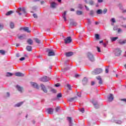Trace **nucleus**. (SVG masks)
Wrapping results in <instances>:
<instances>
[{
  "instance_id": "nucleus-25",
  "label": "nucleus",
  "mask_w": 126,
  "mask_h": 126,
  "mask_svg": "<svg viewBox=\"0 0 126 126\" xmlns=\"http://www.w3.org/2000/svg\"><path fill=\"white\" fill-rule=\"evenodd\" d=\"M66 11H64V13L63 14V19H64V21H66V18L65 17V15H66Z\"/></svg>"
},
{
  "instance_id": "nucleus-15",
  "label": "nucleus",
  "mask_w": 126,
  "mask_h": 126,
  "mask_svg": "<svg viewBox=\"0 0 126 126\" xmlns=\"http://www.w3.org/2000/svg\"><path fill=\"white\" fill-rule=\"evenodd\" d=\"M16 88L17 90L19 91V92H20L21 93H22V91H23V87H21L20 86L17 85L16 86Z\"/></svg>"
},
{
  "instance_id": "nucleus-18",
  "label": "nucleus",
  "mask_w": 126,
  "mask_h": 126,
  "mask_svg": "<svg viewBox=\"0 0 126 126\" xmlns=\"http://www.w3.org/2000/svg\"><path fill=\"white\" fill-rule=\"evenodd\" d=\"M70 25L71 26H76V25H77V23L73 20H72L70 23Z\"/></svg>"
},
{
  "instance_id": "nucleus-23",
  "label": "nucleus",
  "mask_w": 126,
  "mask_h": 126,
  "mask_svg": "<svg viewBox=\"0 0 126 126\" xmlns=\"http://www.w3.org/2000/svg\"><path fill=\"white\" fill-rule=\"evenodd\" d=\"M27 43L29 44V45H33V40L31 39V38H29L27 40Z\"/></svg>"
},
{
  "instance_id": "nucleus-44",
  "label": "nucleus",
  "mask_w": 126,
  "mask_h": 126,
  "mask_svg": "<svg viewBox=\"0 0 126 126\" xmlns=\"http://www.w3.org/2000/svg\"><path fill=\"white\" fill-rule=\"evenodd\" d=\"M51 92H52L53 93H57V90L54 89H51Z\"/></svg>"
},
{
  "instance_id": "nucleus-31",
  "label": "nucleus",
  "mask_w": 126,
  "mask_h": 126,
  "mask_svg": "<svg viewBox=\"0 0 126 126\" xmlns=\"http://www.w3.org/2000/svg\"><path fill=\"white\" fill-rule=\"evenodd\" d=\"M22 104H23V102H19V103H17L16 104H15L14 105V107H20V106H21V105H22Z\"/></svg>"
},
{
  "instance_id": "nucleus-54",
  "label": "nucleus",
  "mask_w": 126,
  "mask_h": 126,
  "mask_svg": "<svg viewBox=\"0 0 126 126\" xmlns=\"http://www.w3.org/2000/svg\"><path fill=\"white\" fill-rule=\"evenodd\" d=\"M90 15H93V14H94V11H93V10H91L90 12Z\"/></svg>"
},
{
  "instance_id": "nucleus-48",
  "label": "nucleus",
  "mask_w": 126,
  "mask_h": 126,
  "mask_svg": "<svg viewBox=\"0 0 126 126\" xmlns=\"http://www.w3.org/2000/svg\"><path fill=\"white\" fill-rule=\"evenodd\" d=\"M88 24L89 25H90L91 24V21H90V19H88Z\"/></svg>"
},
{
  "instance_id": "nucleus-22",
  "label": "nucleus",
  "mask_w": 126,
  "mask_h": 126,
  "mask_svg": "<svg viewBox=\"0 0 126 126\" xmlns=\"http://www.w3.org/2000/svg\"><path fill=\"white\" fill-rule=\"evenodd\" d=\"M119 6L120 9H121V10H123L122 11L123 13H126V9L124 10V7H123V5H122V4H119Z\"/></svg>"
},
{
  "instance_id": "nucleus-28",
  "label": "nucleus",
  "mask_w": 126,
  "mask_h": 126,
  "mask_svg": "<svg viewBox=\"0 0 126 126\" xmlns=\"http://www.w3.org/2000/svg\"><path fill=\"white\" fill-rule=\"evenodd\" d=\"M114 122L118 125H122L123 124V122L120 120H115Z\"/></svg>"
},
{
  "instance_id": "nucleus-2",
  "label": "nucleus",
  "mask_w": 126,
  "mask_h": 126,
  "mask_svg": "<svg viewBox=\"0 0 126 126\" xmlns=\"http://www.w3.org/2000/svg\"><path fill=\"white\" fill-rule=\"evenodd\" d=\"M87 58H88L89 61H90L92 63L95 62V57H94L93 54L91 52H88L87 53Z\"/></svg>"
},
{
  "instance_id": "nucleus-21",
  "label": "nucleus",
  "mask_w": 126,
  "mask_h": 126,
  "mask_svg": "<svg viewBox=\"0 0 126 126\" xmlns=\"http://www.w3.org/2000/svg\"><path fill=\"white\" fill-rule=\"evenodd\" d=\"M87 81H88L87 78L84 77L82 80L83 85H86L87 84Z\"/></svg>"
},
{
  "instance_id": "nucleus-53",
  "label": "nucleus",
  "mask_w": 126,
  "mask_h": 126,
  "mask_svg": "<svg viewBox=\"0 0 126 126\" xmlns=\"http://www.w3.org/2000/svg\"><path fill=\"white\" fill-rule=\"evenodd\" d=\"M77 95L78 97H81V93L80 92L77 93Z\"/></svg>"
},
{
  "instance_id": "nucleus-42",
  "label": "nucleus",
  "mask_w": 126,
  "mask_h": 126,
  "mask_svg": "<svg viewBox=\"0 0 126 126\" xmlns=\"http://www.w3.org/2000/svg\"><path fill=\"white\" fill-rule=\"evenodd\" d=\"M69 69V67H67L62 69V71H66V70H68Z\"/></svg>"
},
{
  "instance_id": "nucleus-40",
  "label": "nucleus",
  "mask_w": 126,
  "mask_h": 126,
  "mask_svg": "<svg viewBox=\"0 0 126 126\" xmlns=\"http://www.w3.org/2000/svg\"><path fill=\"white\" fill-rule=\"evenodd\" d=\"M35 41L36 42V43H37V44H40V43H41V40H40L38 38H35Z\"/></svg>"
},
{
  "instance_id": "nucleus-26",
  "label": "nucleus",
  "mask_w": 126,
  "mask_h": 126,
  "mask_svg": "<svg viewBox=\"0 0 126 126\" xmlns=\"http://www.w3.org/2000/svg\"><path fill=\"white\" fill-rule=\"evenodd\" d=\"M73 52H69L66 53V57H71V56H73Z\"/></svg>"
},
{
  "instance_id": "nucleus-56",
  "label": "nucleus",
  "mask_w": 126,
  "mask_h": 126,
  "mask_svg": "<svg viewBox=\"0 0 126 126\" xmlns=\"http://www.w3.org/2000/svg\"><path fill=\"white\" fill-rule=\"evenodd\" d=\"M78 8L80 9H82V8H83V7H82V5H81V4H79V5H78Z\"/></svg>"
},
{
  "instance_id": "nucleus-27",
  "label": "nucleus",
  "mask_w": 126,
  "mask_h": 126,
  "mask_svg": "<svg viewBox=\"0 0 126 126\" xmlns=\"http://www.w3.org/2000/svg\"><path fill=\"white\" fill-rule=\"evenodd\" d=\"M26 50L28 51V52H31V51H32V46H30L29 45L27 46L26 47Z\"/></svg>"
},
{
  "instance_id": "nucleus-55",
  "label": "nucleus",
  "mask_w": 126,
  "mask_h": 126,
  "mask_svg": "<svg viewBox=\"0 0 126 126\" xmlns=\"http://www.w3.org/2000/svg\"><path fill=\"white\" fill-rule=\"evenodd\" d=\"M113 30H114V31H116L118 30V27H117V26H115V27H114V28H113Z\"/></svg>"
},
{
  "instance_id": "nucleus-19",
  "label": "nucleus",
  "mask_w": 126,
  "mask_h": 126,
  "mask_svg": "<svg viewBox=\"0 0 126 126\" xmlns=\"http://www.w3.org/2000/svg\"><path fill=\"white\" fill-rule=\"evenodd\" d=\"M53 111L54 110L51 108H48L47 109V112L48 114H49V115H52V114H53Z\"/></svg>"
},
{
  "instance_id": "nucleus-11",
  "label": "nucleus",
  "mask_w": 126,
  "mask_h": 126,
  "mask_svg": "<svg viewBox=\"0 0 126 126\" xmlns=\"http://www.w3.org/2000/svg\"><path fill=\"white\" fill-rule=\"evenodd\" d=\"M40 87L41 88V90L44 92L45 93H47L48 92V90L46 89V87L45 85H43V84H40Z\"/></svg>"
},
{
  "instance_id": "nucleus-17",
  "label": "nucleus",
  "mask_w": 126,
  "mask_h": 126,
  "mask_svg": "<svg viewBox=\"0 0 126 126\" xmlns=\"http://www.w3.org/2000/svg\"><path fill=\"white\" fill-rule=\"evenodd\" d=\"M15 75L16 76H18V77H20V76L23 77L24 76V74L21 72H17L15 73Z\"/></svg>"
},
{
  "instance_id": "nucleus-34",
  "label": "nucleus",
  "mask_w": 126,
  "mask_h": 126,
  "mask_svg": "<svg viewBox=\"0 0 126 126\" xmlns=\"http://www.w3.org/2000/svg\"><path fill=\"white\" fill-rule=\"evenodd\" d=\"M82 13H83V12L81 11L77 10L76 11L77 15H82Z\"/></svg>"
},
{
  "instance_id": "nucleus-29",
  "label": "nucleus",
  "mask_w": 126,
  "mask_h": 126,
  "mask_svg": "<svg viewBox=\"0 0 126 126\" xmlns=\"http://www.w3.org/2000/svg\"><path fill=\"white\" fill-rule=\"evenodd\" d=\"M12 13H13V11H9L5 14V15L8 16V15H10L11 14H12Z\"/></svg>"
},
{
  "instance_id": "nucleus-38",
  "label": "nucleus",
  "mask_w": 126,
  "mask_h": 126,
  "mask_svg": "<svg viewBox=\"0 0 126 126\" xmlns=\"http://www.w3.org/2000/svg\"><path fill=\"white\" fill-rule=\"evenodd\" d=\"M119 37H112L111 38V40L112 41V42H115V41H116V40H118Z\"/></svg>"
},
{
  "instance_id": "nucleus-50",
  "label": "nucleus",
  "mask_w": 126,
  "mask_h": 126,
  "mask_svg": "<svg viewBox=\"0 0 126 126\" xmlns=\"http://www.w3.org/2000/svg\"><path fill=\"white\" fill-rule=\"evenodd\" d=\"M96 48H97V52H98L99 53H101V49L100 48V47L97 46Z\"/></svg>"
},
{
  "instance_id": "nucleus-57",
  "label": "nucleus",
  "mask_w": 126,
  "mask_h": 126,
  "mask_svg": "<svg viewBox=\"0 0 126 126\" xmlns=\"http://www.w3.org/2000/svg\"><path fill=\"white\" fill-rule=\"evenodd\" d=\"M59 110H60V107L58 106L56 108V112L58 113V112H59Z\"/></svg>"
},
{
  "instance_id": "nucleus-33",
  "label": "nucleus",
  "mask_w": 126,
  "mask_h": 126,
  "mask_svg": "<svg viewBox=\"0 0 126 126\" xmlns=\"http://www.w3.org/2000/svg\"><path fill=\"white\" fill-rule=\"evenodd\" d=\"M10 27L11 29H13V28H14V23L13 22H11L10 23Z\"/></svg>"
},
{
  "instance_id": "nucleus-7",
  "label": "nucleus",
  "mask_w": 126,
  "mask_h": 126,
  "mask_svg": "<svg viewBox=\"0 0 126 126\" xmlns=\"http://www.w3.org/2000/svg\"><path fill=\"white\" fill-rule=\"evenodd\" d=\"M47 52H48V56L49 57H51L52 56H55V52H54V51H53V50L48 49L47 50Z\"/></svg>"
},
{
  "instance_id": "nucleus-36",
  "label": "nucleus",
  "mask_w": 126,
  "mask_h": 126,
  "mask_svg": "<svg viewBox=\"0 0 126 126\" xmlns=\"http://www.w3.org/2000/svg\"><path fill=\"white\" fill-rule=\"evenodd\" d=\"M13 74L10 72H7L6 74V76L9 77V76H12Z\"/></svg>"
},
{
  "instance_id": "nucleus-63",
  "label": "nucleus",
  "mask_w": 126,
  "mask_h": 126,
  "mask_svg": "<svg viewBox=\"0 0 126 126\" xmlns=\"http://www.w3.org/2000/svg\"><path fill=\"white\" fill-rule=\"evenodd\" d=\"M7 97H9L10 96V94H9V93H7Z\"/></svg>"
},
{
  "instance_id": "nucleus-20",
  "label": "nucleus",
  "mask_w": 126,
  "mask_h": 126,
  "mask_svg": "<svg viewBox=\"0 0 126 126\" xmlns=\"http://www.w3.org/2000/svg\"><path fill=\"white\" fill-rule=\"evenodd\" d=\"M119 43L120 44V45H124V44H126V39L124 40L120 39L119 40Z\"/></svg>"
},
{
  "instance_id": "nucleus-5",
  "label": "nucleus",
  "mask_w": 126,
  "mask_h": 126,
  "mask_svg": "<svg viewBox=\"0 0 126 126\" xmlns=\"http://www.w3.org/2000/svg\"><path fill=\"white\" fill-rule=\"evenodd\" d=\"M71 42H72V39L70 36H68L64 39L65 44H69V43H71Z\"/></svg>"
},
{
  "instance_id": "nucleus-47",
  "label": "nucleus",
  "mask_w": 126,
  "mask_h": 126,
  "mask_svg": "<svg viewBox=\"0 0 126 126\" xmlns=\"http://www.w3.org/2000/svg\"><path fill=\"white\" fill-rule=\"evenodd\" d=\"M3 28V25L0 24V31H1Z\"/></svg>"
},
{
  "instance_id": "nucleus-6",
  "label": "nucleus",
  "mask_w": 126,
  "mask_h": 126,
  "mask_svg": "<svg viewBox=\"0 0 126 126\" xmlns=\"http://www.w3.org/2000/svg\"><path fill=\"white\" fill-rule=\"evenodd\" d=\"M51 79L50 78L48 77L47 76H44L42 78H41L40 79V81H42V82H47L49 80Z\"/></svg>"
},
{
  "instance_id": "nucleus-9",
  "label": "nucleus",
  "mask_w": 126,
  "mask_h": 126,
  "mask_svg": "<svg viewBox=\"0 0 126 126\" xmlns=\"http://www.w3.org/2000/svg\"><path fill=\"white\" fill-rule=\"evenodd\" d=\"M107 99L109 102H112L114 100V95L112 94H110V95L107 96Z\"/></svg>"
},
{
  "instance_id": "nucleus-64",
  "label": "nucleus",
  "mask_w": 126,
  "mask_h": 126,
  "mask_svg": "<svg viewBox=\"0 0 126 126\" xmlns=\"http://www.w3.org/2000/svg\"><path fill=\"white\" fill-rule=\"evenodd\" d=\"M121 101H124V102H126V98L121 99Z\"/></svg>"
},
{
  "instance_id": "nucleus-37",
  "label": "nucleus",
  "mask_w": 126,
  "mask_h": 126,
  "mask_svg": "<svg viewBox=\"0 0 126 126\" xmlns=\"http://www.w3.org/2000/svg\"><path fill=\"white\" fill-rule=\"evenodd\" d=\"M89 3L90 5H94V1H93V0H91L89 1Z\"/></svg>"
},
{
  "instance_id": "nucleus-32",
  "label": "nucleus",
  "mask_w": 126,
  "mask_h": 126,
  "mask_svg": "<svg viewBox=\"0 0 126 126\" xmlns=\"http://www.w3.org/2000/svg\"><path fill=\"white\" fill-rule=\"evenodd\" d=\"M96 13L97 14H102V13H103V11L102 10V9H98L96 11Z\"/></svg>"
},
{
  "instance_id": "nucleus-12",
  "label": "nucleus",
  "mask_w": 126,
  "mask_h": 126,
  "mask_svg": "<svg viewBox=\"0 0 126 126\" xmlns=\"http://www.w3.org/2000/svg\"><path fill=\"white\" fill-rule=\"evenodd\" d=\"M31 84L32 87H34V88H36V89H39V86H38L37 83L32 82H31Z\"/></svg>"
},
{
  "instance_id": "nucleus-1",
  "label": "nucleus",
  "mask_w": 126,
  "mask_h": 126,
  "mask_svg": "<svg viewBox=\"0 0 126 126\" xmlns=\"http://www.w3.org/2000/svg\"><path fill=\"white\" fill-rule=\"evenodd\" d=\"M16 13H18L19 15H22V13L24 14H27V12L26 11V9L25 7H23L22 8L20 7L16 10Z\"/></svg>"
},
{
  "instance_id": "nucleus-8",
  "label": "nucleus",
  "mask_w": 126,
  "mask_h": 126,
  "mask_svg": "<svg viewBox=\"0 0 126 126\" xmlns=\"http://www.w3.org/2000/svg\"><path fill=\"white\" fill-rule=\"evenodd\" d=\"M92 103L95 109H99V103H98V101H92Z\"/></svg>"
},
{
  "instance_id": "nucleus-13",
  "label": "nucleus",
  "mask_w": 126,
  "mask_h": 126,
  "mask_svg": "<svg viewBox=\"0 0 126 126\" xmlns=\"http://www.w3.org/2000/svg\"><path fill=\"white\" fill-rule=\"evenodd\" d=\"M56 6H57V3L54 1H52L50 3V7H51V8H56Z\"/></svg>"
},
{
  "instance_id": "nucleus-52",
  "label": "nucleus",
  "mask_w": 126,
  "mask_h": 126,
  "mask_svg": "<svg viewBox=\"0 0 126 126\" xmlns=\"http://www.w3.org/2000/svg\"><path fill=\"white\" fill-rule=\"evenodd\" d=\"M33 16L34 18H38V16H37V14L35 13L33 14Z\"/></svg>"
},
{
  "instance_id": "nucleus-51",
  "label": "nucleus",
  "mask_w": 126,
  "mask_h": 126,
  "mask_svg": "<svg viewBox=\"0 0 126 126\" xmlns=\"http://www.w3.org/2000/svg\"><path fill=\"white\" fill-rule=\"evenodd\" d=\"M62 94L61 93H59L57 94V98H61L62 97Z\"/></svg>"
},
{
  "instance_id": "nucleus-39",
  "label": "nucleus",
  "mask_w": 126,
  "mask_h": 126,
  "mask_svg": "<svg viewBox=\"0 0 126 126\" xmlns=\"http://www.w3.org/2000/svg\"><path fill=\"white\" fill-rule=\"evenodd\" d=\"M76 99V97H72L70 99H68L69 102H73V100Z\"/></svg>"
},
{
  "instance_id": "nucleus-46",
  "label": "nucleus",
  "mask_w": 126,
  "mask_h": 126,
  "mask_svg": "<svg viewBox=\"0 0 126 126\" xmlns=\"http://www.w3.org/2000/svg\"><path fill=\"white\" fill-rule=\"evenodd\" d=\"M0 53L1 54V55H4V54H5V51L3 50H0Z\"/></svg>"
},
{
  "instance_id": "nucleus-3",
  "label": "nucleus",
  "mask_w": 126,
  "mask_h": 126,
  "mask_svg": "<svg viewBox=\"0 0 126 126\" xmlns=\"http://www.w3.org/2000/svg\"><path fill=\"white\" fill-rule=\"evenodd\" d=\"M102 71L103 70L101 68H96L92 72V74H93V75H96L97 74H99V73H102Z\"/></svg>"
},
{
  "instance_id": "nucleus-43",
  "label": "nucleus",
  "mask_w": 126,
  "mask_h": 126,
  "mask_svg": "<svg viewBox=\"0 0 126 126\" xmlns=\"http://www.w3.org/2000/svg\"><path fill=\"white\" fill-rule=\"evenodd\" d=\"M67 87L69 90H71V86L68 84H67Z\"/></svg>"
},
{
  "instance_id": "nucleus-14",
  "label": "nucleus",
  "mask_w": 126,
  "mask_h": 126,
  "mask_svg": "<svg viewBox=\"0 0 126 126\" xmlns=\"http://www.w3.org/2000/svg\"><path fill=\"white\" fill-rule=\"evenodd\" d=\"M96 79H97L98 81V84L101 85L103 84V80H102V78H101V76H98L96 77Z\"/></svg>"
},
{
  "instance_id": "nucleus-49",
  "label": "nucleus",
  "mask_w": 126,
  "mask_h": 126,
  "mask_svg": "<svg viewBox=\"0 0 126 126\" xmlns=\"http://www.w3.org/2000/svg\"><path fill=\"white\" fill-rule=\"evenodd\" d=\"M80 112H81V113H84V112H85V110H84V109L83 108L82 109H80Z\"/></svg>"
},
{
  "instance_id": "nucleus-62",
  "label": "nucleus",
  "mask_w": 126,
  "mask_h": 126,
  "mask_svg": "<svg viewBox=\"0 0 126 126\" xmlns=\"http://www.w3.org/2000/svg\"><path fill=\"white\" fill-rule=\"evenodd\" d=\"M97 2H99V3L103 2V0H97Z\"/></svg>"
},
{
  "instance_id": "nucleus-10",
  "label": "nucleus",
  "mask_w": 126,
  "mask_h": 126,
  "mask_svg": "<svg viewBox=\"0 0 126 126\" xmlns=\"http://www.w3.org/2000/svg\"><path fill=\"white\" fill-rule=\"evenodd\" d=\"M20 30H24V31H25V32H27L28 33H30L31 32V31L29 30V28L28 27L21 28Z\"/></svg>"
},
{
  "instance_id": "nucleus-45",
  "label": "nucleus",
  "mask_w": 126,
  "mask_h": 126,
  "mask_svg": "<svg viewBox=\"0 0 126 126\" xmlns=\"http://www.w3.org/2000/svg\"><path fill=\"white\" fill-rule=\"evenodd\" d=\"M106 67L105 69V72L106 73H108L109 72V66H106Z\"/></svg>"
},
{
  "instance_id": "nucleus-59",
  "label": "nucleus",
  "mask_w": 126,
  "mask_h": 126,
  "mask_svg": "<svg viewBox=\"0 0 126 126\" xmlns=\"http://www.w3.org/2000/svg\"><path fill=\"white\" fill-rule=\"evenodd\" d=\"M25 60V58L24 57H22L20 59V61H24Z\"/></svg>"
},
{
  "instance_id": "nucleus-4",
  "label": "nucleus",
  "mask_w": 126,
  "mask_h": 126,
  "mask_svg": "<svg viewBox=\"0 0 126 126\" xmlns=\"http://www.w3.org/2000/svg\"><path fill=\"white\" fill-rule=\"evenodd\" d=\"M121 53H122V50H121L120 48H116L114 50V53L116 57H119V56H121Z\"/></svg>"
},
{
  "instance_id": "nucleus-16",
  "label": "nucleus",
  "mask_w": 126,
  "mask_h": 126,
  "mask_svg": "<svg viewBox=\"0 0 126 126\" xmlns=\"http://www.w3.org/2000/svg\"><path fill=\"white\" fill-rule=\"evenodd\" d=\"M67 120L69 122V126H72V119L71 117H67Z\"/></svg>"
},
{
  "instance_id": "nucleus-58",
  "label": "nucleus",
  "mask_w": 126,
  "mask_h": 126,
  "mask_svg": "<svg viewBox=\"0 0 126 126\" xmlns=\"http://www.w3.org/2000/svg\"><path fill=\"white\" fill-rule=\"evenodd\" d=\"M55 86L56 87H60V84L57 83V84H56L55 85Z\"/></svg>"
},
{
  "instance_id": "nucleus-60",
  "label": "nucleus",
  "mask_w": 126,
  "mask_h": 126,
  "mask_svg": "<svg viewBox=\"0 0 126 126\" xmlns=\"http://www.w3.org/2000/svg\"><path fill=\"white\" fill-rule=\"evenodd\" d=\"M79 76H80V75L79 74L75 75V77H76V78H77V77H79Z\"/></svg>"
},
{
  "instance_id": "nucleus-61",
  "label": "nucleus",
  "mask_w": 126,
  "mask_h": 126,
  "mask_svg": "<svg viewBox=\"0 0 126 126\" xmlns=\"http://www.w3.org/2000/svg\"><path fill=\"white\" fill-rule=\"evenodd\" d=\"M85 7L86 10H88V11L89 10V8H88V7H87V6L85 5Z\"/></svg>"
},
{
  "instance_id": "nucleus-30",
  "label": "nucleus",
  "mask_w": 126,
  "mask_h": 126,
  "mask_svg": "<svg viewBox=\"0 0 126 126\" xmlns=\"http://www.w3.org/2000/svg\"><path fill=\"white\" fill-rule=\"evenodd\" d=\"M110 21L111 22H112V23L111 24V25L113 26L114 25V23H116V19L113 18L110 20Z\"/></svg>"
},
{
  "instance_id": "nucleus-41",
  "label": "nucleus",
  "mask_w": 126,
  "mask_h": 126,
  "mask_svg": "<svg viewBox=\"0 0 126 126\" xmlns=\"http://www.w3.org/2000/svg\"><path fill=\"white\" fill-rule=\"evenodd\" d=\"M107 11H108V10L107 9V8H105L102 11V13H103V14H106V13H107Z\"/></svg>"
},
{
  "instance_id": "nucleus-35",
  "label": "nucleus",
  "mask_w": 126,
  "mask_h": 126,
  "mask_svg": "<svg viewBox=\"0 0 126 126\" xmlns=\"http://www.w3.org/2000/svg\"><path fill=\"white\" fill-rule=\"evenodd\" d=\"M95 39H96V40H99V39H100V35L98 33H96L95 34Z\"/></svg>"
},
{
  "instance_id": "nucleus-24",
  "label": "nucleus",
  "mask_w": 126,
  "mask_h": 126,
  "mask_svg": "<svg viewBox=\"0 0 126 126\" xmlns=\"http://www.w3.org/2000/svg\"><path fill=\"white\" fill-rule=\"evenodd\" d=\"M18 38L19 39V40H24V39H25V35L21 34V35L19 36Z\"/></svg>"
}]
</instances>
